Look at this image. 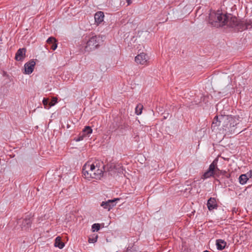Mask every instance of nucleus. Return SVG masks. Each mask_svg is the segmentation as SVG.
<instances>
[{"label": "nucleus", "mask_w": 252, "mask_h": 252, "mask_svg": "<svg viewBox=\"0 0 252 252\" xmlns=\"http://www.w3.org/2000/svg\"><path fill=\"white\" fill-rule=\"evenodd\" d=\"M35 65V62L33 60H31L26 63L24 65L25 73L27 74H31L33 71Z\"/></svg>", "instance_id": "obj_8"}, {"label": "nucleus", "mask_w": 252, "mask_h": 252, "mask_svg": "<svg viewBox=\"0 0 252 252\" xmlns=\"http://www.w3.org/2000/svg\"><path fill=\"white\" fill-rule=\"evenodd\" d=\"M127 2V5H130L131 3V0H126Z\"/></svg>", "instance_id": "obj_26"}, {"label": "nucleus", "mask_w": 252, "mask_h": 252, "mask_svg": "<svg viewBox=\"0 0 252 252\" xmlns=\"http://www.w3.org/2000/svg\"><path fill=\"white\" fill-rule=\"evenodd\" d=\"M207 205L209 211L217 209L218 207L216 199L212 197H211L208 199Z\"/></svg>", "instance_id": "obj_12"}, {"label": "nucleus", "mask_w": 252, "mask_h": 252, "mask_svg": "<svg viewBox=\"0 0 252 252\" xmlns=\"http://www.w3.org/2000/svg\"><path fill=\"white\" fill-rule=\"evenodd\" d=\"M117 128H115L114 127L112 128V130H116L117 129H119L120 130H128L130 128V126L125 122H123V121L121 122L118 124H116Z\"/></svg>", "instance_id": "obj_11"}, {"label": "nucleus", "mask_w": 252, "mask_h": 252, "mask_svg": "<svg viewBox=\"0 0 252 252\" xmlns=\"http://www.w3.org/2000/svg\"><path fill=\"white\" fill-rule=\"evenodd\" d=\"M57 102V98L53 97L52 101L49 103V106L48 108H50L51 106H54Z\"/></svg>", "instance_id": "obj_23"}, {"label": "nucleus", "mask_w": 252, "mask_h": 252, "mask_svg": "<svg viewBox=\"0 0 252 252\" xmlns=\"http://www.w3.org/2000/svg\"><path fill=\"white\" fill-rule=\"evenodd\" d=\"M102 38V36L96 35L89 38L84 45L85 51L90 52L97 48L103 41Z\"/></svg>", "instance_id": "obj_5"}, {"label": "nucleus", "mask_w": 252, "mask_h": 252, "mask_svg": "<svg viewBox=\"0 0 252 252\" xmlns=\"http://www.w3.org/2000/svg\"><path fill=\"white\" fill-rule=\"evenodd\" d=\"M54 246L59 249H63L64 246V244L62 241L61 238L59 236L55 239Z\"/></svg>", "instance_id": "obj_16"}, {"label": "nucleus", "mask_w": 252, "mask_h": 252, "mask_svg": "<svg viewBox=\"0 0 252 252\" xmlns=\"http://www.w3.org/2000/svg\"><path fill=\"white\" fill-rule=\"evenodd\" d=\"M218 161V158H215L211 164L209 165L208 170L202 175L201 178L203 179H206L211 177H220L221 176V179L226 178L228 179L230 177L231 175L230 173H228L225 170H221L219 169L217 167V164Z\"/></svg>", "instance_id": "obj_4"}, {"label": "nucleus", "mask_w": 252, "mask_h": 252, "mask_svg": "<svg viewBox=\"0 0 252 252\" xmlns=\"http://www.w3.org/2000/svg\"><path fill=\"white\" fill-rule=\"evenodd\" d=\"M85 137L84 135H83L82 133H80L79 135L78 136L77 139H76V141H80L84 139V137Z\"/></svg>", "instance_id": "obj_25"}, {"label": "nucleus", "mask_w": 252, "mask_h": 252, "mask_svg": "<svg viewBox=\"0 0 252 252\" xmlns=\"http://www.w3.org/2000/svg\"><path fill=\"white\" fill-rule=\"evenodd\" d=\"M209 23L212 26L219 28L226 25L237 31H243L252 28V22L250 20L239 21L236 17L218 12H211L209 17Z\"/></svg>", "instance_id": "obj_1"}, {"label": "nucleus", "mask_w": 252, "mask_h": 252, "mask_svg": "<svg viewBox=\"0 0 252 252\" xmlns=\"http://www.w3.org/2000/svg\"><path fill=\"white\" fill-rule=\"evenodd\" d=\"M249 178L248 177L247 174H242L239 177V182L241 185L245 184L247 181L248 180Z\"/></svg>", "instance_id": "obj_18"}, {"label": "nucleus", "mask_w": 252, "mask_h": 252, "mask_svg": "<svg viewBox=\"0 0 252 252\" xmlns=\"http://www.w3.org/2000/svg\"><path fill=\"white\" fill-rule=\"evenodd\" d=\"M104 15V13L102 11H98L94 15V19L95 22L100 24L103 21Z\"/></svg>", "instance_id": "obj_14"}, {"label": "nucleus", "mask_w": 252, "mask_h": 252, "mask_svg": "<svg viewBox=\"0 0 252 252\" xmlns=\"http://www.w3.org/2000/svg\"><path fill=\"white\" fill-rule=\"evenodd\" d=\"M217 181L219 182L220 183V181L219 180H217Z\"/></svg>", "instance_id": "obj_31"}, {"label": "nucleus", "mask_w": 252, "mask_h": 252, "mask_svg": "<svg viewBox=\"0 0 252 252\" xmlns=\"http://www.w3.org/2000/svg\"><path fill=\"white\" fill-rule=\"evenodd\" d=\"M47 43L50 45V48L53 50H55L57 47V43L56 39L53 37H50L47 40Z\"/></svg>", "instance_id": "obj_13"}, {"label": "nucleus", "mask_w": 252, "mask_h": 252, "mask_svg": "<svg viewBox=\"0 0 252 252\" xmlns=\"http://www.w3.org/2000/svg\"><path fill=\"white\" fill-rule=\"evenodd\" d=\"M216 246L218 250H222L226 246V243L223 240L218 239L216 240Z\"/></svg>", "instance_id": "obj_15"}, {"label": "nucleus", "mask_w": 252, "mask_h": 252, "mask_svg": "<svg viewBox=\"0 0 252 252\" xmlns=\"http://www.w3.org/2000/svg\"><path fill=\"white\" fill-rule=\"evenodd\" d=\"M32 223V217L27 215L25 218H21L18 220L17 223L23 230H27L31 226Z\"/></svg>", "instance_id": "obj_6"}, {"label": "nucleus", "mask_w": 252, "mask_h": 252, "mask_svg": "<svg viewBox=\"0 0 252 252\" xmlns=\"http://www.w3.org/2000/svg\"><path fill=\"white\" fill-rule=\"evenodd\" d=\"M97 239V235L93 237L92 238H89L88 242L90 243H94L96 242Z\"/></svg>", "instance_id": "obj_24"}, {"label": "nucleus", "mask_w": 252, "mask_h": 252, "mask_svg": "<svg viewBox=\"0 0 252 252\" xmlns=\"http://www.w3.org/2000/svg\"><path fill=\"white\" fill-rule=\"evenodd\" d=\"M119 199H114L112 200H108L107 201H103L101 203V206L104 209L110 210L113 207L116 205V201L119 200Z\"/></svg>", "instance_id": "obj_9"}, {"label": "nucleus", "mask_w": 252, "mask_h": 252, "mask_svg": "<svg viewBox=\"0 0 252 252\" xmlns=\"http://www.w3.org/2000/svg\"><path fill=\"white\" fill-rule=\"evenodd\" d=\"M42 103L45 107V108L49 109L48 107L49 106V99L46 98H44L42 101Z\"/></svg>", "instance_id": "obj_22"}, {"label": "nucleus", "mask_w": 252, "mask_h": 252, "mask_svg": "<svg viewBox=\"0 0 252 252\" xmlns=\"http://www.w3.org/2000/svg\"><path fill=\"white\" fill-rule=\"evenodd\" d=\"M221 118L223 121V129L226 134H231L235 133L238 134L240 132L239 130H237V126L240 122L238 116H221Z\"/></svg>", "instance_id": "obj_3"}, {"label": "nucleus", "mask_w": 252, "mask_h": 252, "mask_svg": "<svg viewBox=\"0 0 252 252\" xmlns=\"http://www.w3.org/2000/svg\"><path fill=\"white\" fill-rule=\"evenodd\" d=\"M223 122V120H222L221 117L220 119V120H218V116H216L213 120L212 124V127H215V126H219L220 125V123Z\"/></svg>", "instance_id": "obj_17"}, {"label": "nucleus", "mask_w": 252, "mask_h": 252, "mask_svg": "<svg viewBox=\"0 0 252 252\" xmlns=\"http://www.w3.org/2000/svg\"><path fill=\"white\" fill-rule=\"evenodd\" d=\"M93 130L89 126H86L82 132V134L85 136H88L92 133Z\"/></svg>", "instance_id": "obj_19"}, {"label": "nucleus", "mask_w": 252, "mask_h": 252, "mask_svg": "<svg viewBox=\"0 0 252 252\" xmlns=\"http://www.w3.org/2000/svg\"><path fill=\"white\" fill-rule=\"evenodd\" d=\"M143 106L141 105H138L135 108V113L137 115H140L142 113Z\"/></svg>", "instance_id": "obj_21"}, {"label": "nucleus", "mask_w": 252, "mask_h": 252, "mask_svg": "<svg viewBox=\"0 0 252 252\" xmlns=\"http://www.w3.org/2000/svg\"><path fill=\"white\" fill-rule=\"evenodd\" d=\"M26 50L25 48H20L17 51L15 59L17 61H22L25 57Z\"/></svg>", "instance_id": "obj_10"}, {"label": "nucleus", "mask_w": 252, "mask_h": 252, "mask_svg": "<svg viewBox=\"0 0 252 252\" xmlns=\"http://www.w3.org/2000/svg\"><path fill=\"white\" fill-rule=\"evenodd\" d=\"M190 190L191 189V188H189V189H186V190Z\"/></svg>", "instance_id": "obj_29"}, {"label": "nucleus", "mask_w": 252, "mask_h": 252, "mask_svg": "<svg viewBox=\"0 0 252 252\" xmlns=\"http://www.w3.org/2000/svg\"><path fill=\"white\" fill-rule=\"evenodd\" d=\"M189 182L188 181L186 182L187 185L188 186H189Z\"/></svg>", "instance_id": "obj_28"}, {"label": "nucleus", "mask_w": 252, "mask_h": 252, "mask_svg": "<svg viewBox=\"0 0 252 252\" xmlns=\"http://www.w3.org/2000/svg\"><path fill=\"white\" fill-rule=\"evenodd\" d=\"M209 252V251H207V250H206V251H204V252Z\"/></svg>", "instance_id": "obj_30"}, {"label": "nucleus", "mask_w": 252, "mask_h": 252, "mask_svg": "<svg viewBox=\"0 0 252 252\" xmlns=\"http://www.w3.org/2000/svg\"><path fill=\"white\" fill-rule=\"evenodd\" d=\"M249 174H250V177H252V170H251L250 171V172H249Z\"/></svg>", "instance_id": "obj_27"}, {"label": "nucleus", "mask_w": 252, "mask_h": 252, "mask_svg": "<svg viewBox=\"0 0 252 252\" xmlns=\"http://www.w3.org/2000/svg\"><path fill=\"white\" fill-rule=\"evenodd\" d=\"M100 224L99 223H94L92 226V229L93 232L97 231L100 229Z\"/></svg>", "instance_id": "obj_20"}, {"label": "nucleus", "mask_w": 252, "mask_h": 252, "mask_svg": "<svg viewBox=\"0 0 252 252\" xmlns=\"http://www.w3.org/2000/svg\"><path fill=\"white\" fill-rule=\"evenodd\" d=\"M104 171V164L102 161H97L93 163L90 162L86 163L82 169L84 177L89 180L91 178L100 179L103 176Z\"/></svg>", "instance_id": "obj_2"}, {"label": "nucleus", "mask_w": 252, "mask_h": 252, "mask_svg": "<svg viewBox=\"0 0 252 252\" xmlns=\"http://www.w3.org/2000/svg\"><path fill=\"white\" fill-rule=\"evenodd\" d=\"M149 57L145 53H141L135 58V61L137 64L145 65L147 63Z\"/></svg>", "instance_id": "obj_7"}]
</instances>
